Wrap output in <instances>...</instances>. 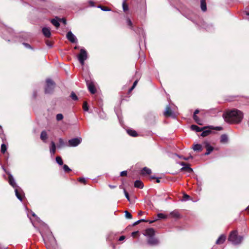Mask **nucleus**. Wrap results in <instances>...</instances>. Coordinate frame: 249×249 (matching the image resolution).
<instances>
[{"mask_svg":"<svg viewBox=\"0 0 249 249\" xmlns=\"http://www.w3.org/2000/svg\"><path fill=\"white\" fill-rule=\"evenodd\" d=\"M223 115L226 122L233 124H239L243 118L242 112L236 109L227 111Z\"/></svg>","mask_w":249,"mask_h":249,"instance_id":"nucleus-1","label":"nucleus"},{"mask_svg":"<svg viewBox=\"0 0 249 249\" xmlns=\"http://www.w3.org/2000/svg\"><path fill=\"white\" fill-rule=\"evenodd\" d=\"M243 239V236H238L237 231H231L228 238V240L235 245L240 244Z\"/></svg>","mask_w":249,"mask_h":249,"instance_id":"nucleus-2","label":"nucleus"},{"mask_svg":"<svg viewBox=\"0 0 249 249\" xmlns=\"http://www.w3.org/2000/svg\"><path fill=\"white\" fill-rule=\"evenodd\" d=\"M46 86L45 89V93H51L53 91L55 83L51 79H47L46 81Z\"/></svg>","mask_w":249,"mask_h":249,"instance_id":"nucleus-3","label":"nucleus"},{"mask_svg":"<svg viewBox=\"0 0 249 249\" xmlns=\"http://www.w3.org/2000/svg\"><path fill=\"white\" fill-rule=\"evenodd\" d=\"M78 60L81 65H84V61L88 58V54L86 51L84 49H81L80 51V53L78 55Z\"/></svg>","mask_w":249,"mask_h":249,"instance_id":"nucleus-4","label":"nucleus"},{"mask_svg":"<svg viewBox=\"0 0 249 249\" xmlns=\"http://www.w3.org/2000/svg\"><path fill=\"white\" fill-rule=\"evenodd\" d=\"M82 142V138H74L69 140V145L71 147H75L78 146Z\"/></svg>","mask_w":249,"mask_h":249,"instance_id":"nucleus-5","label":"nucleus"},{"mask_svg":"<svg viewBox=\"0 0 249 249\" xmlns=\"http://www.w3.org/2000/svg\"><path fill=\"white\" fill-rule=\"evenodd\" d=\"M67 38L71 43H77V39L76 36L71 31H69L67 34Z\"/></svg>","mask_w":249,"mask_h":249,"instance_id":"nucleus-6","label":"nucleus"},{"mask_svg":"<svg viewBox=\"0 0 249 249\" xmlns=\"http://www.w3.org/2000/svg\"><path fill=\"white\" fill-rule=\"evenodd\" d=\"M164 115L165 117L171 116L175 117V113L173 111L171 110L170 105H168L166 107L165 110L164 112Z\"/></svg>","mask_w":249,"mask_h":249,"instance_id":"nucleus-7","label":"nucleus"},{"mask_svg":"<svg viewBox=\"0 0 249 249\" xmlns=\"http://www.w3.org/2000/svg\"><path fill=\"white\" fill-rule=\"evenodd\" d=\"M7 174L8 175V182L9 184L15 189L18 188V186L17 185L15 180L13 176L10 173Z\"/></svg>","mask_w":249,"mask_h":249,"instance_id":"nucleus-8","label":"nucleus"},{"mask_svg":"<svg viewBox=\"0 0 249 249\" xmlns=\"http://www.w3.org/2000/svg\"><path fill=\"white\" fill-rule=\"evenodd\" d=\"M203 144L207 149V152L205 153V155H209L213 151V147L207 142H205Z\"/></svg>","mask_w":249,"mask_h":249,"instance_id":"nucleus-9","label":"nucleus"},{"mask_svg":"<svg viewBox=\"0 0 249 249\" xmlns=\"http://www.w3.org/2000/svg\"><path fill=\"white\" fill-rule=\"evenodd\" d=\"M87 85L88 88V89L90 92L92 94H94L96 92V89L93 83L91 82H87Z\"/></svg>","mask_w":249,"mask_h":249,"instance_id":"nucleus-10","label":"nucleus"},{"mask_svg":"<svg viewBox=\"0 0 249 249\" xmlns=\"http://www.w3.org/2000/svg\"><path fill=\"white\" fill-rule=\"evenodd\" d=\"M147 242L151 246L157 245L159 244V241L154 237V236L148 238Z\"/></svg>","mask_w":249,"mask_h":249,"instance_id":"nucleus-11","label":"nucleus"},{"mask_svg":"<svg viewBox=\"0 0 249 249\" xmlns=\"http://www.w3.org/2000/svg\"><path fill=\"white\" fill-rule=\"evenodd\" d=\"M144 235L147 236L148 238L154 236L155 235V231L152 228H149L145 230Z\"/></svg>","mask_w":249,"mask_h":249,"instance_id":"nucleus-12","label":"nucleus"},{"mask_svg":"<svg viewBox=\"0 0 249 249\" xmlns=\"http://www.w3.org/2000/svg\"><path fill=\"white\" fill-rule=\"evenodd\" d=\"M42 32L46 37H50L51 36V31L49 28L43 27L42 29Z\"/></svg>","mask_w":249,"mask_h":249,"instance_id":"nucleus-13","label":"nucleus"},{"mask_svg":"<svg viewBox=\"0 0 249 249\" xmlns=\"http://www.w3.org/2000/svg\"><path fill=\"white\" fill-rule=\"evenodd\" d=\"M226 238V236L224 234H222L217 239L215 243L217 245L222 244L225 242Z\"/></svg>","mask_w":249,"mask_h":249,"instance_id":"nucleus-14","label":"nucleus"},{"mask_svg":"<svg viewBox=\"0 0 249 249\" xmlns=\"http://www.w3.org/2000/svg\"><path fill=\"white\" fill-rule=\"evenodd\" d=\"M56 151V146L55 143L52 141L51 142V146L50 148V152L51 155H53Z\"/></svg>","mask_w":249,"mask_h":249,"instance_id":"nucleus-15","label":"nucleus"},{"mask_svg":"<svg viewBox=\"0 0 249 249\" xmlns=\"http://www.w3.org/2000/svg\"><path fill=\"white\" fill-rule=\"evenodd\" d=\"M171 217L175 218H179L180 217V215L178 210H174L170 213Z\"/></svg>","mask_w":249,"mask_h":249,"instance_id":"nucleus-16","label":"nucleus"},{"mask_svg":"<svg viewBox=\"0 0 249 249\" xmlns=\"http://www.w3.org/2000/svg\"><path fill=\"white\" fill-rule=\"evenodd\" d=\"M51 22L57 28L60 26L59 18L57 17H56L55 18L52 19Z\"/></svg>","mask_w":249,"mask_h":249,"instance_id":"nucleus-17","label":"nucleus"},{"mask_svg":"<svg viewBox=\"0 0 249 249\" xmlns=\"http://www.w3.org/2000/svg\"><path fill=\"white\" fill-rule=\"evenodd\" d=\"M134 186L136 188L142 189L143 187V184L142 181L140 180H137L134 182Z\"/></svg>","mask_w":249,"mask_h":249,"instance_id":"nucleus-18","label":"nucleus"},{"mask_svg":"<svg viewBox=\"0 0 249 249\" xmlns=\"http://www.w3.org/2000/svg\"><path fill=\"white\" fill-rule=\"evenodd\" d=\"M191 128L192 130H195L196 132H200L203 131L205 128V127L200 128L195 124H193L191 126Z\"/></svg>","mask_w":249,"mask_h":249,"instance_id":"nucleus-19","label":"nucleus"},{"mask_svg":"<svg viewBox=\"0 0 249 249\" xmlns=\"http://www.w3.org/2000/svg\"><path fill=\"white\" fill-rule=\"evenodd\" d=\"M200 4L202 11L205 12L207 10L206 0H201Z\"/></svg>","mask_w":249,"mask_h":249,"instance_id":"nucleus-20","label":"nucleus"},{"mask_svg":"<svg viewBox=\"0 0 249 249\" xmlns=\"http://www.w3.org/2000/svg\"><path fill=\"white\" fill-rule=\"evenodd\" d=\"M151 173V170L149 168H148L146 167H145L142 168V169L141 171V174L142 175L146 174H150Z\"/></svg>","mask_w":249,"mask_h":249,"instance_id":"nucleus-21","label":"nucleus"},{"mask_svg":"<svg viewBox=\"0 0 249 249\" xmlns=\"http://www.w3.org/2000/svg\"><path fill=\"white\" fill-rule=\"evenodd\" d=\"M181 171H186L188 173H192L193 172V169L189 167L188 164H186L185 166L182 167L180 169Z\"/></svg>","mask_w":249,"mask_h":249,"instance_id":"nucleus-22","label":"nucleus"},{"mask_svg":"<svg viewBox=\"0 0 249 249\" xmlns=\"http://www.w3.org/2000/svg\"><path fill=\"white\" fill-rule=\"evenodd\" d=\"M47 134L45 131H42L40 134V139L44 142H46L47 139Z\"/></svg>","mask_w":249,"mask_h":249,"instance_id":"nucleus-23","label":"nucleus"},{"mask_svg":"<svg viewBox=\"0 0 249 249\" xmlns=\"http://www.w3.org/2000/svg\"><path fill=\"white\" fill-rule=\"evenodd\" d=\"M127 132L130 136H132V137H136L138 136V134H137V132L135 130H133V129H127Z\"/></svg>","mask_w":249,"mask_h":249,"instance_id":"nucleus-24","label":"nucleus"},{"mask_svg":"<svg viewBox=\"0 0 249 249\" xmlns=\"http://www.w3.org/2000/svg\"><path fill=\"white\" fill-rule=\"evenodd\" d=\"M193 150L196 151H201L202 150V146L199 144H195L193 147Z\"/></svg>","mask_w":249,"mask_h":249,"instance_id":"nucleus-25","label":"nucleus"},{"mask_svg":"<svg viewBox=\"0 0 249 249\" xmlns=\"http://www.w3.org/2000/svg\"><path fill=\"white\" fill-rule=\"evenodd\" d=\"M15 194H16V196L17 197L20 201H21L22 200V198L21 197L20 193L19 192V191L18 190V188H17L15 189Z\"/></svg>","mask_w":249,"mask_h":249,"instance_id":"nucleus-26","label":"nucleus"},{"mask_svg":"<svg viewBox=\"0 0 249 249\" xmlns=\"http://www.w3.org/2000/svg\"><path fill=\"white\" fill-rule=\"evenodd\" d=\"M136 32L138 34H139L140 36H142L143 38L145 37V33H144V31H143V30L142 29L140 28H138L137 29V30L136 31Z\"/></svg>","mask_w":249,"mask_h":249,"instance_id":"nucleus-27","label":"nucleus"},{"mask_svg":"<svg viewBox=\"0 0 249 249\" xmlns=\"http://www.w3.org/2000/svg\"><path fill=\"white\" fill-rule=\"evenodd\" d=\"M193 119L197 124L199 125H202V121L198 118L197 115H193Z\"/></svg>","mask_w":249,"mask_h":249,"instance_id":"nucleus-28","label":"nucleus"},{"mask_svg":"<svg viewBox=\"0 0 249 249\" xmlns=\"http://www.w3.org/2000/svg\"><path fill=\"white\" fill-rule=\"evenodd\" d=\"M211 132H212L211 130H209V129L204 130L202 132L201 136L202 137H206V136H208L209 134H210Z\"/></svg>","mask_w":249,"mask_h":249,"instance_id":"nucleus-29","label":"nucleus"},{"mask_svg":"<svg viewBox=\"0 0 249 249\" xmlns=\"http://www.w3.org/2000/svg\"><path fill=\"white\" fill-rule=\"evenodd\" d=\"M228 141V137L226 134H223L221 136L220 142H226Z\"/></svg>","mask_w":249,"mask_h":249,"instance_id":"nucleus-30","label":"nucleus"},{"mask_svg":"<svg viewBox=\"0 0 249 249\" xmlns=\"http://www.w3.org/2000/svg\"><path fill=\"white\" fill-rule=\"evenodd\" d=\"M56 162L60 165H62L63 164V161L61 157L57 156L56 157Z\"/></svg>","mask_w":249,"mask_h":249,"instance_id":"nucleus-31","label":"nucleus"},{"mask_svg":"<svg viewBox=\"0 0 249 249\" xmlns=\"http://www.w3.org/2000/svg\"><path fill=\"white\" fill-rule=\"evenodd\" d=\"M126 23H127L128 26H129V27L131 29L134 30L133 23L130 18H127L126 19Z\"/></svg>","mask_w":249,"mask_h":249,"instance_id":"nucleus-32","label":"nucleus"},{"mask_svg":"<svg viewBox=\"0 0 249 249\" xmlns=\"http://www.w3.org/2000/svg\"><path fill=\"white\" fill-rule=\"evenodd\" d=\"M0 138L2 139V141L4 142L5 138L3 133V130L1 126H0Z\"/></svg>","mask_w":249,"mask_h":249,"instance_id":"nucleus-33","label":"nucleus"},{"mask_svg":"<svg viewBox=\"0 0 249 249\" xmlns=\"http://www.w3.org/2000/svg\"><path fill=\"white\" fill-rule=\"evenodd\" d=\"M157 216L159 219H165L167 218V216L162 213H158Z\"/></svg>","mask_w":249,"mask_h":249,"instance_id":"nucleus-34","label":"nucleus"},{"mask_svg":"<svg viewBox=\"0 0 249 249\" xmlns=\"http://www.w3.org/2000/svg\"><path fill=\"white\" fill-rule=\"evenodd\" d=\"M7 150L6 145L4 143H2L1 145V152L2 153H4Z\"/></svg>","mask_w":249,"mask_h":249,"instance_id":"nucleus-35","label":"nucleus"},{"mask_svg":"<svg viewBox=\"0 0 249 249\" xmlns=\"http://www.w3.org/2000/svg\"><path fill=\"white\" fill-rule=\"evenodd\" d=\"M123 8L124 11L125 12L128 10V7L127 5L126 4L125 1L124 0L123 2Z\"/></svg>","mask_w":249,"mask_h":249,"instance_id":"nucleus-36","label":"nucleus"},{"mask_svg":"<svg viewBox=\"0 0 249 249\" xmlns=\"http://www.w3.org/2000/svg\"><path fill=\"white\" fill-rule=\"evenodd\" d=\"M124 213H125V216L126 218L131 219L132 218V214L129 212H128L127 211H125L124 212Z\"/></svg>","mask_w":249,"mask_h":249,"instance_id":"nucleus-37","label":"nucleus"},{"mask_svg":"<svg viewBox=\"0 0 249 249\" xmlns=\"http://www.w3.org/2000/svg\"><path fill=\"white\" fill-rule=\"evenodd\" d=\"M56 119L57 121H60L63 119V115L61 113L58 114L56 115Z\"/></svg>","mask_w":249,"mask_h":249,"instance_id":"nucleus-38","label":"nucleus"},{"mask_svg":"<svg viewBox=\"0 0 249 249\" xmlns=\"http://www.w3.org/2000/svg\"><path fill=\"white\" fill-rule=\"evenodd\" d=\"M178 157L180 159H182L185 160H189L190 159H193V157L192 156H188V157H184V156H178Z\"/></svg>","mask_w":249,"mask_h":249,"instance_id":"nucleus-39","label":"nucleus"},{"mask_svg":"<svg viewBox=\"0 0 249 249\" xmlns=\"http://www.w3.org/2000/svg\"><path fill=\"white\" fill-rule=\"evenodd\" d=\"M63 170L65 172L67 173L69 172L70 171H71V169L66 164H64L63 165Z\"/></svg>","mask_w":249,"mask_h":249,"instance_id":"nucleus-40","label":"nucleus"},{"mask_svg":"<svg viewBox=\"0 0 249 249\" xmlns=\"http://www.w3.org/2000/svg\"><path fill=\"white\" fill-rule=\"evenodd\" d=\"M83 108L84 110L85 111H88V110H89L88 105L86 102H85L83 103Z\"/></svg>","mask_w":249,"mask_h":249,"instance_id":"nucleus-41","label":"nucleus"},{"mask_svg":"<svg viewBox=\"0 0 249 249\" xmlns=\"http://www.w3.org/2000/svg\"><path fill=\"white\" fill-rule=\"evenodd\" d=\"M71 99L73 100H77L78 99V98L76 96V95L75 94L74 92H72L71 94Z\"/></svg>","mask_w":249,"mask_h":249,"instance_id":"nucleus-42","label":"nucleus"},{"mask_svg":"<svg viewBox=\"0 0 249 249\" xmlns=\"http://www.w3.org/2000/svg\"><path fill=\"white\" fill-rule=\"evenodd\" d=\"M124 194L125 197L127 198V199L130 201V198L129 196L128 193L126 192L125 189H124Z\"/></svg>","mask_w":249,"mask_h":249,"instance_id":"nucleus-43","label":"nucleus"},{"mask_svg":"<svg viewBox=\"0 0 249 249\" xmlns=\"http://www.w3.org/2000/svg\"><path fill=\"white\" fill-rule=\"evenodd\" d=\"M98 7L99 8H101L102 10L104 11H110V10L108 8L106 7H103V6H102L101 5L98 6Z\"/></svg>","mask_w":249,"mask_h":249,"instance_id":"nucleus-44","label":"nucleus"},{"mask_svg":"<svg viewBox=\"0 0 249 249\" xmlns=\"http://www.w3.org/2000/svg\"><path fill=\"white\" fill-rule=\"evenodd\" d=\"M190 198V196L188 195L184 194L183 196V200L187 201Z\"/></svg>","mask_w":249,"mask_h":249,"instance_id":"nucleus-45","label":"nucleus"},{"mask_svg":"<svg viewBox=\"0 0 249 249\" xmlns=\"http://www.w3.org/2000/svg\"><path fill=\"white\" fill-rule=\"evenodd\" d=\"M59 143L60 146H62L64 145V142L62 138L59 139Z\"/></svg>","mask_w":249,"mask_h":249,"instance_id":"nucleus-46","label":"nucleus"},{"mask_svg":"<svg viewBox=\"0 0 249 249\" xmlns=\"http://www.w3.org/2000/svg\"><path fill=\"white\" fill-rule=\"evenodd\" d=\"M46 44L47 46H48L50 48H51L53 47L52 43L51 42H50L49 40H47L46 41Z\"/></svg>","mask_w":249,"mask_h":249,"instance_id":"nucleus-47","label":"nucleus"},{"mask_svg":"<svg viewBox=\"0 0 249 249\" xmlns=\"http://www.w3.org/2000/svg\"><path fill=\"white\" fill-rule=\"evenodd\" d=\"M50 237H49V240H50V241H55V238H54V237L53 236V235L52 234V233H50Z\"/></svg>","mask_w":249,"mask_h":249,"instance_id":"nucleus-48","label":"nucleus"},{"mask_svg":"<svg viewBox=\"0 0 249 249\" xmlns=\"http://www.w3.org/2000/svg\"><path fill=\"white\" fill-rule=\"evenodd\" d=\"M78 181L81 182H83L84 183H86V179L85 178H79Z\"/></svg>","mask_w":249,"mask_h":249,"instance_id":"nucleus-49","label":"nucleus"},{"mask_svg":"<svg viewBox=\"0 0 249 249\" xmlns=\"http://www.w3.org/2000/svg\"><path fill=\"white\" fill-rule=\"evenodd\" d=\"M126 175H127V171H123L120 173L121 176H125Z\"/></svg>","mask_w":249,"mask_h":249,"instance_id":"nucleus-50","label":"nucleus"},{"mask_svg":"<svg viewBox=\"0 0 249 249\" xmlns=\"http://www.w3.org/2000/svg\"><path fill=\"white\" fill-rule=\"evenodd\" d=\"M23 45L27 48L28 49H31L32 47L31 46H30V45H29V44L28 43H23Z\"/></svg>","mask_w":249,"mask_h":249,"instance_id":"nucleus-51","label":"nucleus"},{"mask_svg":"<svg viewBox=\"0 0 249 249\" xmlns=\"http://www.w3.org/2000/svg\"><path fill=\"white\" fill-rule=\"evenodd\" d=\"M59 21H62L63 23L65 25L67 23V21L66 19L63 18H59Z\"/></svg>","mask_w":249,"mask_h":249,"instance_id":"nucleus-52","label":"nucleus"},{"mask_svg":"<svg viewBox=\"0 0 249 249\" xmlns=\"http://www.w3.org/2000/svg\"><path fill=\"white\" fill-rule=\"evenodd\" d=\"M138 80H136L133 83L132 86V89H134L135 87L136 86L137 83H138Z\"/></svg>","mask_w":249,"mask_h":249,"instance_id":"nucleus-53","label":"nucleus"},{"mask_svg":"<svg viewBox=\"0 0 249 249\" xmlns=\"http://www.w3.org/2000/svg\"><path fill=\"white\" fill-rule=\"evenodd\" d=\"M199 112V110L198 109H197L195 110V111H194L193 115H196V114H198Z\"/></svg>","mask_w":249,"mask_h":249,"instance_id":"nucleus-54","label":"nucleus"},{"mask_svg":"<svg viewBox=\"0 0 249 249\" xmlns=\"http://www.w3.org/2000/svg\"><path fill=\"white\" fill-rule=\"evenodd\" d=\"M139 223H140V221H139V220H138V221H137L135 222L133 224V226H136V225H137L139 224Z\"/></svg>","mask_w":249,"mask_h":249,"instance_id":"nucleus-55","label":"nucleus"},{"mask_svg":"<svg viewBox=\"0 0 249 249\" xmlns=\"http://www.w3.org/2000/svg\"><path fill=\"white\" fill-rule=\"evenodd\" d=\"M124 239H125V236H121L120 237V238L119 239V241H123Z\"/></svg>","mask_w":249,"mask_h":249,"instance_id":"nucleus-56","label":"nucleus"},{"mask_svg":"<svg viewBox=\"0 0 249 249\" xmlns=\"http://www.w3.org/2000/svg\"><path fill=\"white\" fill-rule=\"evenodd\" d=\"M215 129L216 130H222V127L220 126H216L215 127Z\"/></svg>","mask_w":249,"mask_h":249,"instance_id":"nucleus-57","label":"nucleus"},{"mask_svg":"<svg viewBox=\"0 0 249 249\" xmlns=\"http://www.w3.org/2000/svg\"><path fill=\"white\" fill-rule=\"evenodd\" d=\"M138 231L133 232L132 233V236H135L136 235V234H137V233H138Z\"/></svg>","mask_w":249,"mask_h":249,"instance_id":"nucleus-58","label":"nucleus"},{"mask_svg":"<svg viewBox=\"0 0 249 249\" xmlns=\"http://www.w3.org/2000/svg\"><path fill=\"white\" fill-rule=\"evenodd\" d=\"M179 164H180L181 166H182L183 167V166H185V165H186V164H187L186 163L183 162H180Z\"/></svg>","mask_w":249,"mask_h":249,"instance_id":"nucleus-59","label":"nucleus"},{"mask_svg":"<svg viewBox=\"0 0 249 249\" xmlns=\"http://www.w3.org/2000/svg\"><path fill=\"white\" fill-rule=\"evenodd\" d=\"M160 178H156V182L157 183H160Z\"/></svg>","mask_w":249,"mask_h":249,"instance_id":"nucleus-60","label":"nucleus"},{"mask_svg":"<svg viewBox=\"0 0 249 249\" xmlns=\"http://www.w3.org/2000/svg\"><path fill=\"white\" fill-rule=\"evenodd\" d=\"M157 220V219L155 218L154 220H151V221H149L148 222H149V223H152L156 221Z\"/></svg>","mask_w":249,"mask_h":249,"instance_id":"nucleus-61","label":"nucleus"},{"mask_svg":"<svg viewBox=\"0 0 249 249\" xmlns=\"http://www.w3.org/2000/svg\"><path fill=\"white\" fill-rule=\"evenodd\" d=\"M89 3L91 6H94V2L92 1H89Z\"/></svg>","mask_w":249,"mask_h":249,"instance_id":"nucleus-62","label":"nucleus"},{"mask_svg":"<svg viewBox=\"0 0 249 249\" xmlns=\"http://www.w3.org/2000/svg\"><path fill=\"white\" fill-rule=\"evenodd\" d=\"M139 221H140V223L142 222H148V221H147L144 219H140Z\"/></svg>","mask_w":249,"mask_h":249,"instance_id":"nucleus-63","label":"nucleus"},{"mask_svg":"<svg viewBox=\"0 0 249 249\" xmlns=\"http://www.w3.org/2000/svg\"><path fill=\"white\" fill-rule=\"evenodd\" d=\"M109 187L111 188V189H114L116 187V186H114V185H109Z\"/></svg>","mask_w":249,"mask_h":249,"instance_id":"nucleus-64","label":"nucleus"}]
</instances>
